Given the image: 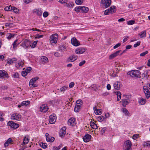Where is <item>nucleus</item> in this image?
<instances>
[{
    "label": "nucleus",
    "mask_w": 150,
    "mask_h": 150,
    "mask_svg": "<svg viewBox=\"0 0 150 150\" xmlns=\"http://www.w3.org/2000/svg\"><path fill=\"white\" fill-rule=\"evenodd\" d=\"M78 56L76 55L73 54L67 59V61L68 62H73L76 60Z\"/></svg>",
    "instance_id": "10"
},
{
    "label": "nucleus",
    "mask_w": 150,
    "mask_h": 150,
    "mask_svg": "<svg viewBox=\"0 0 150 150\" xmlns=\"http://www.w3.org/2000/svg\"><path fill=\"white\" fill-rule=\"evenodd\" d=\"M76 124V119L74 117H71L68 121L69 125L75 126Z\"/></svg>",
    "instance_id": "8"
},
{
    "label": "nucleus",
    "mask_w": 150,
    "mask_h": 150,
    "mask_svg": "<svg viewBox=\"0 0 150 150\" xmlns=\"http://www.w3.org/2000/svg\"><path fill=\"white\" fill-rule=\"evenodd\" d=\"M46 139L48 142H53L54 140V137H51L49 135V134L47 133L45 134Z\"/></svg>",
    "instance_id": "15"
},
{
    "label": "nucleus",
    "mask_w": 150,
    "mask_h": 150,
    "mask_svg": "<svg viewBox=\"0 0 150 150\" xmlns=\"http://www.w3.org/2000/svg\"><path fill=\"white\" fill-rule=\"evenodd\" d=\"M12 142V139L11 138H9L4 144V146L5 147L8 146L9 144Z\"/></svg>",
    "instance_id": "31"
},
{
    "label": "nucleus",
    "mask_w": 150,
    "mask_h": 150,
    "mask_svg": "<svg viewBox=\"0 0 150 150\" xmlns=\"http://www.w3.org/2000/svg\"><path fill=\"white\" fill-rule=\"evenodd\" d=\"M83 0H76L75 3L78 5H81L83 3Z\"/></svg>",
    "instance_id": "52"
},
{
    "label": "nucleus",
    "mask_w": 150,
    "mask_h": 150,
    "mask_svg": "<svg viewBox=\"0 0 150 150\" xmlns=\"http://www.w3.org/2000/svg\"><path fill=\"white\" fill-rule=\"evenodd\" d=\"M49 15V13L47 11H45L43 14V16L45 18L47 17Z\"/></svg>",
    "instance_id": "56"
},
{
    "label": "nucleus",
    "mask_w": 150,
    "mask_h": 150,
    "mask_svg": "<svg viewBox=\"0 0 150 150\" xmlns=\"http://www.w3.org/2000/svg\"><path fill=\"white\" fill-rule=\"evenodd\" d=\"M135 23V21L133 20H131L127 22V24L128 25H132Z\"/></svg>",
    "instance_id": "50"
},
{
    "label": "nucleus",
    "mask_w": 150,
    "mask_h": 150,
    "mask_svg": "<svg viewBox=\"0 0 150 150\" xmlns=\"http://www.w3.org/2000/svg\"><path fill=\"white\" fill-rule=\"evenodd\" d=\"M138 35L141 38L145 37L146 35V31L145 30L142 31L139 33Z\"/></svg>",
    "instance_id": "29"
},
{
    "label": "nucleus",
    "mask_w": 150,
    "mask_h": 150,
    "mask_svg": "<svg viewBox=\"0 0 150 150\" xmlns=\"http://www.w3.org/2000/svg\"><path fill=\"white\" fill-rule=\"evenodd\" d=\"M106 129L107 128L106 127H104L102 128L100 131V133L102 135H103L105 133Z\"/></svg>",
    "instance_id": "55"
},
{
    "label": "nucleus",
    "mask_w": 150,
    "mask_h": 150,
    "mask_svg": "<svg viewBox=\"0 0 150 150\" xmlns=\"http://www.w3.org/2000/svg\"><path fill=\"white\" fill-rule=\"evenodd\" d=\"M132 143L129 140H127L124 143V150H131Z\"/></svg>",
    "instance_id": "5"
},
{
    "label": "nucleus",
    "mask_w": 150,
    "mask_h": 150,
    "mask_svg": "<svg viewBox=\"0 0 150 150\" xmlns=\"http://www.w3.org/2000/svg\"><path fill=\"white\" fill-rule=\"evenodd\" d=\"M31 69L32 68L30 67H28L25 70V71H26V72L28 74L30 72Z\"/></svg>",
    "instance_id": "58"
},
{
    "label": "nucleus",
    "mask_w": 150,
    "mask_h": 150,
    "mask_svg": "<svg viewBox=\"0 0 150 150\" xmlns=\"http://www.w3.org/2000/svg\"><path fill=\"white\" fill-rule=\"evenodd\" d=\"M59 49L61 51H66V47L64 45H60L59 47Z\"/></svg>",
    "instance_id": "36"
},
{
    "label": "nucleus",
    "mask_w": 150,
    "mask_h": 150,
    "mask_svg": "<svg viewBox=\"0 0 150 150\" xmlns=\"http://www.w3.org/2000/svg\"><path fill=\"white\" fill-rule=\"evenodd\" d=\"M140 43H141V42L140 41H139L137 42L134 45V47H137L139 46L140 45Z\"/></svg>",
    "instance_id": "60"
},
{
    "label": "nucleus",
    "mask_w": 150,
    "mask_h": 150,
    "mask_svg": "<svg viewBox=\"0 0 150 150\" xmlns=\"http://www.w3.org/2000/svg\"><path fill=\"white\" fill-rule=\"evenodd\" d=\"M8 125L11 128H13L14 129L17 128L19 126L18 124L15 123L12 121H9L8 123Z\"/></svg>",
    "instance_id": "9"
},
{
    "label": "nucleus",
    "mask_w": 150,
    "mask_h": 150,
    "mask_svg": "<svg viewBox=\"0 0 150 150\" xmlns=\"http://www.w3.org/2000/svg\"><path fill=\"white\" fill-rule=\"evenodd\" d=\"M76 103L77 105H81V106L82 105L83 102L81 100H79L76 101Z\"/></svg>",
    "instance_id": "51"
},
{
    "label": "nucleus",
    "mask_w": 150,
    "mask_h": 150,
    "mask_svg": "<svg viewBox=\"0 0 150 150\" xmlns=\"http://www.w3.org/2000/svg\"><path fill=\"white\" fill-rule=\"evenodd\" d=\"M17 60V59L16 58H13L9 60L8 61V64H12L13 63H16Z\"/></svg>",
    "instance_id": "33"
},
{
    "label": "nucleus",
    "mask_w": 150,
    "mask_h": 150,
    "mask_svg": "<svg viewBox=\"0 0 150 150\" xmlns=\"http://www.w3.org/2000/svg\"><path fill=\"white\" fill-rule=\"evenodd\" d=\"M139 135L138 134H134L132 138L134 139H136L139 137Z\"/></svg>",
    "instance_id": "63"
},
{
    "label": "nucleus",
    "mask_w": 150,
    "mask_h": 150,
    "mask_svg": "<svg viewBox=\"0 0 150 150\" xmlns=\"http://www.w3.org/2000/svg\"><path fill=\"white\" fill-rule=\"evenodd\" d=\"M62 146V145L61 144L59 146H54V149L55 150H57L60 149L61 147Z\"/></svg>",
    "instance_id": "57"
},
{
    "label": "nucleus",
    "mask_w": 150,
    "mask_h": 150,
    "mask_svg": "<svg viewBox=\"0 0 150 150\" xmlns=\"http://www.w3.org/2000/svg\"><path fill=\"white\" fill-rule=\"evenodd\" d=\"M33 13H35L38 16H42V9L40 8H36L35 9L33 10Z\"/></svg>",
    "instance_id": "20"
},
{
    "label": "nucleus",
    "mask_w": 150,
    "mask_h": 150,
    "mask_svg": "<svg viewBox=\"0 0 150 150\" xmlns=\"http://www.w3.org/2000/svg\"><path fill=\"white\" fill-rule=\"evenodd\" d=\"M29 139L28 138V136H25L24 138L23 143L22 145H23L24 144H26L29 142Z\"/></svg>",
    "instance_id": "30"
},
{
    "label": "nucleus",
    "mask_w": 150,
    "mask_h": 150,
    "mask_svg": "<svg viewBox=\"0 0 150 150\" xmlns=\"http://www.w3.org/2000/svg\"><path fill=\"white\" fill-rule=\"evenodd\" d=\"M114 88L117 90H119L120 88L122 86V84L120 81H117L113 84Z\"/></svg>",
    "instance_id": "13"
},
{
    "label": "nucleus",
    "mask_w": 150,
    "mask_h": 150,
    "mask_svg": "<svg viewBox=\"0 0 150 150\" xmlns=\"http://www.w3.org/2000/svg\"><path fill=\"white\" fill-rule=\"evenodd\" d=\"M8 75L7 72L4 70H0V78H8Z\"/></svg>",
    "instance_id": "18"
},
{
    "label": "nucleus",
    "mask_w": 150,
    "mask_h": 150,
    "mask_svg": "<svg viewBox=\"0 0 150 150\" xmlns=\"http://www.w3.org/2000/svg\"><path fill=\"white\" fill-rule=\"evenodd\" d=\"M111 2V0H102L101 4L103 8H107L110 6Z\"/></svg>",
    "instance_id": "6"
},
{
    "label": "nucleus",
    "mask_w": 150,
    "mask_h": 150,
    "mask_svg": "<svg viewBox=\"0 0 150 150\" xmlns=\"http://www.w3.org/2000/svg\"><path fill=\"white\" fill-rule=\"evenodd\" d=\"M1 88L2 90H4L7 89L8 88V86H4L1 87Z\"/></svg>",
    "instance_id": "64"
},
{
    "label": "nucleus",
    "mask_w": 150,
    "mask_h": 150,
    "mask_svg": "<svg viewBox=\"0 0 150 150\" xmlns=\"http://www.w3.org/2000/svg\"><path fill=\"white\" fill-rule=\"evenodd\" d=\"M122 111L125 114V115L127 116H129V113L126 108H122Z\"/></svg>",
    "instance_id": "37"
},
{
    "label": "nucleus",
    "mask_w": 150,
    "mask_h": 150,
    "mask_svg": "<svg viewBox=\"0 0 150 150\" xmlns=\"http://www.w3.org/2000/svg\"><path fill=\"white\" fill-rule=\"evenodd\" d=\"M116 7L115 6H111L110 8L104 11V14L105 15H108L110 13H115L116 11Z\"/></svg>",
    "instance_id": "3"
},
{
    "label": "nucleus",
    "mask_w": 150,
    "mask_h": 150,
    "mask_svg": "<svg viewBox=\"0 0 150 150\" xmlns=\"http://www.w3.org/2000/svg\"><path fill=\"white\" fill-rule=\"evenodd\" d=\"M67 0H59V2L62 4H67Z\"/></svg>",
    "instance_id": "54"
},
{
    "label": "nucleus",
    "mask_w": 150,
    "mask_h": 150,
    "mask_svg": "<svg viewBox=\"0 0 150 150\" xmlns=\"http://www.w3.org/2000/svg\"><path fill=\"white\" fill-rule=\"evenodd\" d=\"M41 60L43 64H44L45 63H47L48 62V58L44 56H43L41 57Z\"/></svg>",
    "instance_id": "28"
},
{
    "label": "nucleus",
    "mask_w": 150,
    "mask_h": 150,
    "mask_svg": "<svg viewBox=\"0 0 150 150\" xmlns=\"http://www.w3.org/2000/svg\"><path fill=\"white\" fill-rule=\"evenodd\" d=\"M97 120L99 122H102L103 120H105L106 118L103 116L102 115L98 116L97 118Z\"/></svg>",
    "instance_id": "42"
},
{
    "label": "nucleus",
    "mask_w": 150,
    "mask_h": 150,
    "mask_svg": "<svg viewBox=\"0 0 150 150\" xmlns=\"http://www.w3.org/2000/svg\"><path fill=\"white\" fill-rule=\"evenodd\" d=\"M88 11V8L87 7L82 6L81 8V12L86 13Z\"/></svg>",
    "instance_id": "32"
},
{
    "label": "nucleus",
    "mask_w": 150,
    "mask_h": 150,
    "mask_svg": "<svg viewBox=\"0 0 150 150\" xmlns=\"http://www.w3.org/2000/svg\"><path fill=\"white\" fill-rule=\"evenodd\" d=\"M81 107V105H76L74 108V111L76 112H78L79 111V109Z\"/></svg>",
    "instance_id": "39"
},
{
    "label": "nucleus",
    "mask_w": 150,
    "mask_h": 150,
    "mask_svg": "<svg viewBox=\"0 0 150 150\" xmlns=\"http://www.w3.org/2000/svg\"><path fill=\"white\" fill-rule=\"evenodd\" d=\"M48 109L47 104H43L40 107V111L42 112H45L48 111Z\"/></svg>",
    "instance_id": "17"
},
{
    "label": "nucleus",
    "mask_w": 150,
    "mask_h": 150,
    "mask_svg": "<svg viewBox=\"0 0 150 150\" xmlns=\"http://www.w3.org/2000/svg\"><path fill=\"white\" fill-rule=\"evenodd\" d=\"M90 124V126L92 128L94 129H96L98 128L97 125L94 122L91 121Z\"/></svg>",
    "instance_id": "34"
},
{
    "label": "nucleus",
    "mask_w": 150,
    "mask_h": 150,
    "mask_svg": "<svg viewBox=\"0 0 150 150\" xmlns=\"http://www.w3.org/2000/svg\"><path fill=\"white\" fill-rule=\"evenodd\" d=\"M140 72L138 70H134L128 72L127 74L130 75L132 77L138 78L140 76Z\"/></svg>",
    "instance_id": "1"
},
{
    "label": "nucleus",
    "mask_w": 150,
    "mask_h": 150,
    "mask_svg": "<svg viewBox=\"0 0 150 150\" xmlns=\"http://www.w3.org/2000/svg\"><path fill=\"white\" fill-rule=\"evenodd\" d=\"M121 101L122 105L124 108L126 107V105L130 103L129 100H127L123 98L121 99Z\"/></svg>",
    "instance_id": "27"
},
{
    "label": "nucleus",
    "mask_w": 150,
    "mask_h": 150,
    "mask_svg": "<svg viewBox=\"0 0 150 150\" xmlns=\"http://www.w3.org/2000/svg\"><path fill=\"white\" fill-rule=\"evenodd\" d=\"M11 118L13 120H20L21 119V116L18 113H15L13 114L11 116Z\"/></svg>",
    "instance_id": "16"
},
{
    "label": "nucleus",
    "mask_w": 150,
    "mask_h": 150,
    "mask_svg": "<svg viewBox=\"0 0 150 150\" xmlns=\"http://www.w3.org/2000/svg\"><path fill=\"white\" fill-rule=\"evenodd\" d=\"M69 88L68 86H64L61 88L60 91L61 92H64L66 90L69 89Z\"/></svg>",
    "instance_id": "40"
},
{
    "label": "nucleus",
    "mask_w": 150,
    "mask_h": 150,
    "mask_svg": "<svg viewBox=\"0 0 150 150\" xmlns=\"http://www.w3.org/2000/svg\"><path fill=\"white\" fill-rule=\"evenodd\" d=\"M12 10H13L14 13H18L19 11V10L18 8L14 6H12Z\"/></svg>",
    "instance_id": "48"
},
{
    "label": "nucleus",
    "mask_w": 150,
    "mask_h": 150,
    "mask_svg": "<svg viewBox=\"0 0 150 150\" xmlns=\"http://www.w3.org/2000/svg\"><path fill=\"white\" fill-rule=\"evenodd\" d=\"M35 82L33 79H30L29 83V85L30 87L35 88L37 87L38 85L35 83Z\"/></svg>",
    "instance_id": "25"
},
{
    "label": "nucleus",
    "mask_w": 150,
    "mask_h": 150,
    "mask_svg": "<svg viewBox=\"0 0 150 150\" xmlns=\"http://www.w3.org/2000/svg\"><path fill=\"white\" fill-rule=\"evenodd\" d=\"M58 35L57 33L52 34L50 38V42L51 44L56 43L58 40Z\"/></svg>",
    "instance_id": "4"
},
{
    "label": "nucleus",
    "mask_w": 150,
    "mask_h": 150,
    "mask_svg": "<svg viewBox=\"0 0 150 150\" xmlns=\"http://www.w3.org/2000/svg\"><path fill=\"white\" fill-rule=\"evenodd\" d=\"M150 74V70H145L142 74V76L146 78L147 79L149 77Z\"/></svg>",
    "instance_id": "24"
},
{
    "label": "nucleus",
    "mask_w": 150,
    "mask_h": 150,
    "mask_svg": "<svg viewBox=\"0 0 150 150\" xmlns=\"http://www.w3.org/2000/svg\"><path fill=\"white\" fill-rule=\"evenodd\" d=\"M57 117L55 114L51 115L49 117V122L50 124H53L55 123L56 121Z\"/></svg>",
    "instance_id": "11"
},
{
    "label": "nucleus",
    "mask_w": 150,
    "mask_h": 150,
    "mask_svg": "<svg viewBox=\"0 0 150 150\" xmlns=\"http://www.w3.org/2000/svg\"><path fill=\"white\" fill-rule=\"evenodd\" d=\"M12 6H7L4 9L6 11H11L12 9Z\"/></svg>",
    "instance_id": "53"
},
{
    "label": "nucleus",
    "mask_w": 150,
    "mask_h": 150,
    "mask_svg": "<svg viewBox=\"0 0 150 150\" xmlns=\"http://www.w3.org/2000/svg\"><path fill=\"white\" fill-rule=\"evenodd\" d=\"M121 51V50H119L111 54L109 57V59H111L118 56L119 55V53Z\"/></svg>",
    "instance_id": "22"
},
{
    "label": "nucleus",
    "mask_w": 150,
    "mask_h": 150,
    "mask_svg": "<svg viewBox=\"0 0 150 150\" xmlns=\"http://www.w3.org/2000/svg\"><path fill=\"white\" fill-rule=\"evenodd\" d=\"M24 63L21 61H19L16 63L15 66L18 69H21L24 66Z\"/></svg>",
    "instance_id": "21"
},
{
    "label": "nucleus",
    "mask_w": 150,
    "mask_h": 150,
    "mask_svg": "<svg viewBox=\"0 0 150 150\" xmlns=\"http://www.w3.org/2000/svg\"><path fill=\"white\" fill-rule=\"evenodd\" d=\"M148 53V51H146L145 52L141 53L140 54V56L141 57H143L144 56H145L146 54H147Z\"/></svg>",
    "instance_id": "61"
},
{
    "label": "nucleus",
    "mask_w": 150,
    "mask_h": 150,
    "mask_svg": "<svg viewBox=\"0 0 150 150\" xmlns=\"http://www.w3.org/2000/svg\"><path fill=\"white\" fill-rule=\"evenodd\" d=\"M30 102L29 100L24 101L21 103V106L27 105L29 104Z\"/></svg>",
    "instance_id": "41"
},
{
    "label": "nucleus",
    "mask_w": 150,
    "mask_h": 150,
    "mask_svg": "<svg viewBox=\"0 0 150 150\" xmlns=\"http://www.w3.org/2000/svg\"><path fill=\"white\" fill-rule=\"evenodd\" d=\"M123 96L125 97V98L123 99L126 100H129L130 101L129 96L127 95H124Z\"/></svg>",
    "instance_id": "59"
},
{
    "label": "nucleus",
    "mask_w": 150,
    "mask_h": 150,
    "mask_svg": "<svg viewBox=\"0 0 150 150\" xmlns=\"http://www.w3.org/2000/svg\"><path fill=\"white\" fill-rule=\"evenodd\" d=\"M95 113L96 115H100L102 113L101 110L100 109H97Z\"/></svg>",
    "instance_id": "49"
},
{
    "label": "nucleus",
    "mask_w": 150,
    "mask_h": 150,
    "mask_svg": "<svg viewBox=\"0 0 150 150\" xmlns=\"http://www.w3.org/2000/svg\"><path fill=\"white\" fill-rule=\"evenodd\" d=\"M14 35L13 34L8 33L7 35V38L8 40H10L12 38H13L14 36Z\"/></svg>",
    "instance_id": "43"
},
{
    "label": "nucleus",
    "mask_w": 150,
    "mask_h": 150,
    "mask_svg": "<svg viewBox=\"0 0 150 150\" xmlns=\"http://www.w3.org/2000/svg\"><path fill=\"white\" fill-rule=\"evenodd\" d=\"M31 42L28 39H25L23 40V42L20 44V46H21L25 49H27L31 46Z\"/></svg>",
    "instance_id": "2"
},
{
    "label": "nucleus",
    "mask_w": 150,
    "mask_h": 150,
    "mask_svg": "<svg viewBox=\"0 0 150 150\" xmlns=\"http://www.w3.org/2000/svg\"><path fill=\"white\" fill-rule=\"evenodd\" d=\"M129 38V36H125L124 37V38L123 40V43H124Z\"/></svg>",
    "instance_id": "62"
},
{
    "label": "nucleus",
    "mask_w": 150,
    "mask_h": 150,
    "mask_svg": "<svg viewBox=\"0 0 150 150\" xmlns=\"http://www.w3.org/2000/svg\"><path fill=\"white\" fill-rule=\"evenodd\" d=\"M66 127H64L62 128L59 132V135L61 137H63L66 133Z\"/></svg>",
    "instance_id": "23"
},
{
    "label": "nucleus",
    "mask_w": 150,
    "mask_h": 150,
    "mask_svg": "<svg viewBox=\"0 0 150 150\" xmlns=\"http://www.w3.org/2000/svg\"><path fill=\"white\" fill-rule=\"evenodd\" d=\"M116 95L117 96V101H119L121 98V93L120 91L117 92Z\"/></svg>",
    "instance_id": "44"
},
{
    "label": "nucleus",
    "mask_w": 150,
    "mask_h": 150,
    "mask_svg": "<svg viewBox=\"0 0 150 150\" xmlns=\"http://www.w3.org/2000/svg\"><path fill=\"white\" fill-rule=\"evenodd\" d=\"M81 8L82 6L76 7L74 8V10L76 12H81Z\"/></svg>",
    "instance_id": "45"
},
{
    "label": "nucleus",
    "mask_w": 150,
    "mask_h": 150,
    "mask_svg": "<svg viewBox=\"0 0 150 150\" xmlns=\"http://www.w3.org/2000/svg\"><path fill=\"white\" fill-rule=\"evenodd\" d=\"M40 146L42 148L45 149L47 147V144L46 143L41 142L39 144Z\"/></svg>",
    "instance_id": "38"
},
{
    "label": "nucleus",
    "mask_w": 150,
    "mask_h": 150,
    "mask_svg": "<svg viewBox=\"0 0 150 150\" xmlns=\"http://www.w3.org/2000/svg\"><path fill=\"white\" fill-rule=\"evenodd\" d=\"M146 99L141 98L138 99V102L139 104L141 105H143L146 102Z\"/></svg>",
    "instance_id": "26"
},
{
    "label": "nucleus",
    "mask_w": 150,
    "mask_h": 150,
    "mask_svg": "<svg viewBox=\"0 0 150 150\" xmlns=\"http://www.w3.org/2000/svg\"><path fill=\"white\" fill-rule=\"evenodd\" d=\"M12 76L14 78H18L19 77V74L17 72H15L14 74L12 75Z\"/></svg>",
    "instance_id": "47"
},
{
    "label": "nucleus",
    "mask_w": 150,
    "mask_h": 150,
    "mask_svg": "<svg viewBox=\"0 0 150 150\" xmlns=\"http://www.w3.org/2000/svg\"><path fill=\"white\" fill-rule=\"evenodd\" d=\"M91 137V136L88 134H86L85 136H84L83 139V141L85 142H87L89 141Z\"/></svg>",
    "instance_id": "19"
},
{
    "label": "nucleus",
    "mask_w": 150,
    "mask_h": 150,
    "mask_svg": "<svg viewBox=\"0 0 150 150\" xmlns=\"http://www.w3.org/2000/svg\"><path fill=\"white\" fill-rule=\"evenodd\" d=\"M17 39L16 40L12 45L13 46V48L14 50L16 49L17 46L20 44V43H17Z\"/></svg>",
    "instance_id": "35"
},
{
    "label": "nucleus",
    "mask_w": 150,
    "mask_h": 150,
    "mask_svg": "<svg viewBox=\"0 0 150 150\" xmlns=\"http://www.w3.org/2000/svg\"><path fill=\"white\" fill-rule=\"evenodd\" d=\"M86 50L85 48L80 47L77 48L75 50V52L77 54H80L84 53Z\"/></svg>",
    "instance_id": "7"
},
{
    "label": "nucleus",
    "mask_w": 150,
    "mask_h": 150,
    "mask_svg": "<svg viewBox=\"0 0 150 150\" xmlns=\"http://www.w3.org/2000/svg\"><path fill=\"white\" fill-rule=\"evenodd\" d=\"M143 89L146 98L147 99L149 98L150 97V93L149 89L146 86H144Z\"/></svg>",
    "instance_id": "12"
},
{
    "label": "nucleus",
    "mask_w": 150,
    "mask_h": 150,
    "mask_svg": "<svg viewBox=\"0 0 150 150\" xmlns=\"http://www.w3.org/2000/svg\"><path fill=\"white\" fill-rule=\"evenodd\" d=\"M38 42V40H36L34 41L32 45H31V48H34L35 47L36 45H37V42Z\"/></svg>",
    "instance_id": "46"
},
{
    "label": "nucleus",
    "mask_w": 150,
    "mask_h": 150,
    "mask_svg": "<svg viewBox=\"0 0 150 150\" xmlns=\"http://www.w3.org/2000/svg\"><path fill=\"white\" fill-rule=\"evenodd\" d=\"M71 44L75 46H78L80 45V43L75 38H72L71 40Z\"/></svg>",
    "instance_id": "14"
}]
</instances>
